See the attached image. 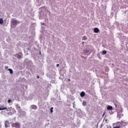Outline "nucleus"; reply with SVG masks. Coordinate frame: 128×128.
<instances>
[{
  "instance_id": "obj_19",
  "label": "nucleus",
  "mask_w": 128,
  "mask_h": 128,
  "mask_svg": "<svg viewBox=\"0 0 128 128\" xmlns=\"http://www.w3.org/2000/svg\"><path fill=\"white\" fill-rule=\"evenodd\" d=\"M4 68H5V70H8V66H6L4 67Z\"/></svg>"
},
{
  "instance_id": "obj_18",
  "label": "nucleus",
  "mask_w": 128,
  "mask_h": 128,
  "mask_svg": "<svg viewBox=\"0 0 128 128\" xmlns=\"http://www.w3.org/2000/svg\"><path fill=\"white\" fill-rule=\"evenodd\" d=\"M22 55H18V56H17L18 58H22Z\"/></svg>"
},
{
  "instance_id": "obj_10",
  "label": "nucleus",
  "mask_w": 128,
  "mask_h": 128,
  "mask_svg": "<svg viewBox=\"0 0 128 128\" xmlns=\"http://www.w3.org/2000/svg\"><path fill=\"white\" fill-rule=\"evenodd\" d=\"M0 24H4V20L2 18H0Z\"/></svg>"
},
{
  "instance_id": "obj_1",
  "label": "nucleus",
  "mask_w": 128,
  "mask_h": 128,
  "mask_svg": "<svg viewBox=\"0 0 128 128\" xmlns=\"http://www.w3.org/2000/svg\"><path fill=\"white\" fill-rule=\"evenodd\" d=\"M122 126V122H118L113 124V128H120Z\"/></svg>"
},
{
  "instance_id": "obj_2",
  "label": "nucleus",
  "mask_w": 128,
  "mask_h": 128,
  "mask_svg": "<svg viewBox=\"0 0 128 128\" xmlns=\"http://www.w3.org/2000/svg\"><path fill=\"white\" fill-rule=\"evenodd\" d=\"M12 128H20V124H18V122H16V123L12 124Z\"/></svg>"
},
{
  "instance_id": "obj_21",
  "label": "nucleus",
  "mask_w": 128,
  "mask_h": 128,
  "mask_svg": "<svg viewBox=\"0 0 128 128\" xmlns=\"http://www.w3.org/2000/svg\"><path fill=\"white\" fill-rule=\"evenodd\" d=\"M56 66L58 67V66H60V64H56Z\"/></svg>"
},
{
  "instance_id": "obj_15",
  "label": "nucleus",
  "mask_w": 128,
  "mask_h": 128,
  "mask_svg": "<svg viewBox=\"0 0 128 128\" xmlns=\"http://www.w3.org/2000/svg\"><path fill=\"white\" fill-rule=\"evenodd\" d=\"M82 104H83V106H86V102L83 101Z\"/></svg>"
},
{
  "instance_id": "obj_5",
  "label": "nucleus",
  "mask_w": 128,
  "mask_h": 128,
  "mask_svg": "<svg viewBox=\"0 0 128 128\" xmlns=\"http://www.w3.org/2000/svg\"><path fill=\"white\" fill-rule=\"evenodd\" d=\"M31 108H32V110H37L38 109V106L36 105H32L30 106Z\"/></svg>"
},
{
  "instance_id": "obj_22",
  "label": "nucleus",
  "mask_w": 128,
  "mask_h": 128,
  "mask_svg": "<svg viewBox=\"0 0 128 128\" xmlns=\"http://www.w3.org/2000/svg\"><path fill=\"white\" fill-rule=\"evenodd\" d=\"M38 78H40V76H37Z\"/></svg>"
},
{
  "instance_id": "obj_9",
  "label": "nucleus",
  "mask_w": 128,
  "mask_h": 128,
  "mask_svg": "<svg viewBox=\"0 0 128 128\" xmlns=\"http://www.w3.org/2000/svg\"><path fill=\"white\" fill-rule=\"evenodd\" d=\"M107 109L108 110H112V106H108V107H107Z\"/></svg>"
},
{
  "instance_id": "obj_23",
  "label": "nucleus",
  "mask_w": 128,
  "mask_h": 128,
  "mask_svg": "<svg viewBox=\"0 0 128 128\" xmlns=\"http://www.w3.org/2000/svg\"><path fill=\"white\" fill-rule=\"evenodd\" d=\"M68 80L69 82H70V79H68Z\"/></svg>"
},
{
  "instance_id": "obj_11",
  "label": "nucleus",
  "mask_w": 128,
  "mask_h": 128,
  "mask_svg": "<svg viewBox=\"0 0 128 128\" xmlns=\"http://www.w3.org/2000/svg\"><path fill=\"white\" fill-rule=\"evenodd\" d=\"M8 70H9L10 72V74H14V72L12 71V70L10 69V68H9Z\"/></svg>"
},
{
  "instance_id": "obj_12",
  "label": "nucleus",
  "mask_w": 128,
  "mask_h": 128,
  "mask_svg": "<svg viewBox=\"0 0 128 128\" xmlns=\"http://www.w3.org/2000/svg\"><path fill=\"white\" fill-rule=\"evenodd\" d=\"M8 110V108L6 107L3 108H0V110Z\"/></svg>"
},
{
  "instance_id": "obj_13",
  "label": "nucleus",
  "mask_w": 128,
  "mask_h": 128,
  "mask_svg": "<svg viewBox=\"0 0 128 128\" xmlns=\"http://www.w3.org/2000/svg\"><path fill=\"white\" fill-rule=\"evenodd\" d=\"M87 38H87L86 36H84L82 37V40H86Z\"/></svg>"
},
{
  "instance_id": "obj_26",
  "label": "nucleus",
  "mask_w": 128,
  "mask_h": 128,
  "mask_svg": "<svg viewBox=\"0 0 128 128\" xmlns=\"http://www.w3.org/2000/svg\"><path fill=\"white\" fill-rule=\"evenodd\" d=\"M40 54H41V53H40Z\"/></svg>"
},
{
  "instance_id": "obj_7",
  "label": "nucleus",
  "mask_w": 128,
  "mask_h": 128,
  "mask_svg": "<svg viewBox=\"0 0 128 128\" xmlns=\"http://www.w3.org/2000/svg\"><path fill=\"white\" fill-rule=\"evenodd\" d=\"M80 96L82 98H84V96H86V93L84 92H82L80 93Z\"/></svg>"
},
{
  "instance_id": "obj_3",
  "label": "nucleus",
  "mask_w": 128,
  "mask_h": 128,
  "mask_svg": "<svg viewBox=\"0 0 128 128\" xmlns=\"http://www.w3.org/2000/svg\"><path fill=\"white\" fill-rule=\"evenodd\" d=\"M4 126L5 128H8L10 126V122H8V120L5 121Z\"/></svg>"
},
{
  "instance_id": "obj_8",
  "label": "nucleus",
  "mask_w": 128,
  "mask_h": 128,
  "mask_svg": "<svg viewBox=\"0 0 128 128\" xmlns=\"http://www.w3.org/2000/svg\"><path fill=\"white\" fill-rule=\"evenodd\" d=\"M12 24H14V26H16V24H18V22L16 21V20H12Z\"/></svg>"
},
{
  "instance_id": "obj_6",
  "label": "nucleus",
  "mask_w": 128,
  "mask_h": 128,
  "mask_svg": "<svg viewBox=\"0 0 128 128\" xmlns=\"http://www.w3.org/2000/svg\"><path fill=\"white\" fill-rule=\"evenodd\" d=\"M100 32V30H98V28H94V32L96 34H98Z\"/></svg>"
},
{
  "instance_id": "obj_17",
  "label": "nucleus",
  "mask_w": 128,
  "mask_h": 128,
  "mask_svg": "<svg viewBox=\"0 0 128 128\" xmlns=\"http://www.w3.org/2000/svg\"><path fill=\"white\" fill-rule=\"evenodd\" d=\"M52 110H54V108L52 107L50 108L51 114H52Z\"/></svg>"
},
{
  "instance_id": "obj_4",
  "label": "nucleus",
  "mask_w": 128,
  "mask_h": 128,
  "mask_svg": "<svg viewBox=\"0 0 128 128\" xmlns=\"http://www.w3.org/2000/svg\"><path fill=\"white\" fill-rule=\"evenodd\" d=\"M16 109L18 112H20L22 110L20 109V106L18 104L16 105Z\"/></svg>"
},
{
  "instance_id": "obj_24",
  "label": "nucleus",
  "mask_w": 128,
  "mask_h": 128,
  "mask_svg": "<svg viewBox=\"0 0 128 128\" xmlns=\"http://www.w3.org/2000/svg\"><path fill=\"white\" fill-rule=\"evenodd\" d=\"M104 116V114H102V116Z\"/></svg>"
},
{
  "instance_id": "obj_14",
  "label": "nucleus",
  "mask_w": 128,
  "mask_h": 128,
  "mask_svg": "<svg viewBox=\"0 0 128 128\" xmlns=\"http://www.w3.org/2000/svg\"><path fill=\"white\" fill-rule=\"evenodd\" d=\"M83 52H84V54H88V50H84L83 51Z\"/></svg>"
},
{
  "instance_id": "obj_16",
  "label": "nucleus",
  "mask_w": 128,
  "mask_h": 128,
  "mask_svg": "<svg viewBox=\"0 0 128 128\" xmlns=\"http://www.w3.org/2000/svg\"><path fill=\"white\" fill-rule=\"evenodd\" d=\"M102 54H106V50H103V51L102 52Z\"/></svg>"
},
{
  "instance_id": "obj_20",
  "label": "nucleus",
  "mask_w": 128,
  "mask_h": 128,
  "mask_svg": "<svg viewBox=\"0 0 128 128\" xmlns=\"http://www.w3.org/2000/svg\"><path fill=\"white\" fill-rule=\"evenodd\" d=\"M10 102H12L11 100H8V103L10 104Z\"/></svg>"
},
{
  "instance_id": "obj_25",
  "label": "nucleus",
  "mask_w": 128,
  "mask_h": 128,
  "mask_svg": "<svg viewBox=\"0 0 128 128\" xmlns=\"http://www.w3.org/2000/svg\"><path fill=\"white\" fill-rule=\"evenodd\" d=\"M82 44H84V42H82Z\"/></svg>"
}]
</instances>
